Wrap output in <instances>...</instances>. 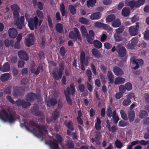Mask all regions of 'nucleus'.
Here are the masks:
<instances>
[{
	"mask_svg": "<svg viewBox=\"0 0 149 149\" xmlns=\"http://www.w3.org/2000/svg\"><path fill=\"white\" fill-rule=\"evenodd\" d=\"M0 118L3 121L10 124L14 122L16 120L15 116H13L11 113H8L4 109H1L0 112Z\"/></svg>",
	"mask_w": 149,
	"mask_h": 149,
	"instance_id": "obj_1",
	"label": "nucleus"
},
{
	"mask_svg": "<svg viewBox=\"0 0 149 149\" xmlns=\"http://www.w3.org/2000/svg\"><path fill=\"white\" fill-rule=\"evenodd\" d=\"M75 93V88L74 84L73 83L70 84L69 86L67 87L66 89V93H65V95L66 99V100L68 105L71 106L72 104V100L68 95H72L73 96Z\"/></svg>",
	"mask_w": 149,
	"mask_h": 149,
	"instance_id": "obj_2",
	"label": "nucleus"
},
{
	"mask_svg": "<svg viewBox=\"0 0 149 149\" xmlns=\"http://www.w3.org/2000/svg\"><path fill=\"white\" fill-rule=\"evenodd\" d=\"M59 68L58 70L57 68H54L52 75L54 79L56 80H58L61 78L63 74V70H64V63L63 62L60 63Z\"/></svg>",
	"mask_w": 149,
	"mask_h": 149,
	"instance_id": "obj_3",
	"label": "nucleus"
},
{
	"mask_svg": "<svg viewBox=\"0 0 149 149\" xmlns=\"http://www.w3.org/2000/svg\"><path fill=\"white\" fill-rule=\"evenodd\" d=\"M19 11H13V15L14 18L16 19V24L18 28L21 29L22 28L24 24V16H21L19 18Z\"/></svg>",
	"mask_w": 149,
	"mask_h": 149,
	"instance_id": "obj_4",
	"label": "nucleus"
},
{
	"mask_svg": "<svg viewBox=\"0 0 149 149\" xmlns=\"http://www.w3.org/2000/svg\"><path fill=\"white\" fill-rule=\"evenodd\" d=\"M42 22V20H40L39 21L38 19L37 16H35L33 18H30L28 22V25L29 27L31 30H33L35 28L37 29V27L39 24V26H40Z\"/></svg>",
	"mask_w": 149,
	"mask_h": 149,
	"instance_id": "obj_5",
	"label": "nucleus"
},
{
	"mask_svg": "<svg viewBox=\"0 0 149 149\" xmlns=\"http://www.w3.org/2000/svg\"><path fill=\"white\" fill-rule=\"evenodd\" d=\"M80 62L81 64V68L83 71L85 70L84 65L87 66L89 65V60L90 57L88 56L86 57L85 52L82 51L80 54Z\"/></svg>",
	"mask_w": 149,
	"mask_h": 149,
	"instance_id": "obj_6",
	"label": "nucleus"
},
{
	"mask_svg": "<svg viewBox=\"0 0 149 149\" xmlns=\"http://www.w3.org/2000/svg\"><path fill=\"white\" fill-rule=\"evenodd\" d=\"M29 123L33 126L35 127L38 129V131L42 136H45V134L43 132L44 131L45 133L48 132L47 128L45 126L43 125H40L35 123L34 121L30 120L29 121Z\"/></svg>",
	"mask_w": 149,
	"mask_h": 149,
	"instance_id": "obj_7",
	"label": "nucleus"
},
{
	"mask_svg": "<svg viewBox=\"0 0 149 149\" xmlns=\"http://www.w3.org/2000/svg\"><path fill=\"white\" fill-rule=\"evenodd\" d=\"M26 101L30 102H33L35 100H37L38 102L42 100L40 95L33 92L28 93L26 96Z\"/></svg>",
	"mask_w": 149,
	"mask_h": 149,
	"instance_id": "obj_8",
	"label": "nucleus"
},
{
	"mask_svg": "<svg viewBox=\"0 0 149 149\" xmlns=\"http://www.w3.org/2000/svg\"><path fill=\"white\" fill-rule=\"evenodd\" d=\"M140 24L139 22H136L135 25L131 26L129 28L128 31L131 36H135L138 34L140 28Z\"/></svg>",
	"mask_w": 149,
	"mask_h": 149,
	"instance_id": "obj_9",
	"label": "nucleus"
},
{
	"mask_svg": "<svg viewBox=\"0 0 149 149\" xmlns=\"http://www.w3.org/2000/svg\"><path fill=\"white\" fill-rule=\"evenodd\" d=\"M13 95L16 97L18 96H22L24 95L25 92L24 88L21 87H13Z\"/></svg>",
	"mask_w": 149,
	"mask_h": 149,
	"instance_id": "obj_10",
	"label": "nucleus"
},
{
	"mask_svg": "<svg viewBox=\"0 0 149 149\" xmlns=\"http://www.w3.org/2000/svg\"><path fill=\"white\" fill-rule=\"evenodd\" d=\"M116 51L119 56L120 57L125 56L127 53V50L125 47L120 45L116 46Z\"/></svg>",
	"mask_w": 149,
	"mask_h": 149,
	"instance_id": "obj_11",
	"label": "nucleus"
},
{
	"mask_svg": "<svg viewBox=\"0 0 149 149\" xmlns=\"http://www.w3.org/2000/svg\"><path fill=\"white\" fill-rule=\"evenodd\" d=\"M39 107L37 104H34L32 107L31 111V112L36 116H41L43 114L42 112L38 111Z\"/></svg>",
	"mask_w": 149,
	"mask_h": 149,
	"instance_id": "obj_12",
	"label": "nucleus"
},
{
	"mask_svg": "<svg viewBox=\"0 0 149 149\" xmlns=\"http://www.w3.org/2000/svg\"><path fill=\"white\" fill-rule=\"evenodd\" d=\"M34 38L33 34L30 33L29 34L28 38L25 39V44L27 47H30L33 45V44L31 42H34Z\"/></svg>",
	"mask_w": 149,
	"mask_h": 149,
	"instance_id": "obj_13",
	"label": "nucleus"
},
{
	"mask_svg": "<svg viewBox=\"0 0 149 149\" xmlns=\"http://www.w3.org/2000/svg\"><path fill=\"white\" fill-rule=\"evenodd\" d=\"M138 42L137 38H133L131 40V42H128L126 47L128 49H133L137 44Z\"/></svg>",
	"mask_w": 149,
	"mask_h": 149,
	"instance_id": "obj_14",
	"label": "nucleus"
},
{
	"mask_svg": "<svg viewBox=\"0 0 149 149\" xmlns=\"http://www.w3.org/2000/svg\"><path fill=\"white\" fill-rule=\"evenodd\" d=\"M102 137V135L100 132H96V134L94 138H92L91 139L92 142H95L96 145L100 146V139Z\"/></svg>",
	"mask_w": 149,
	"mask_h": 149,
	"instance_id": "obj_15",
	"label": "nucleus"
},
{
	"mask_svg": "<svg viewBox=\"0 0 149 149\" xmlns=\"http://www.w3.org/2000/svg\"><path fill=\"white\" fill-rule=\"evenodd\" d=\"M132 63L136 65L135 67L132 68L133 69L136 70L139 68V65H143L144 63V61L141 59H139L137 60L134 59L132 61Z\"/></svg>",
	"mask_w": 149,
	"mask_h": 149,
	"instance_id": "obj_16",
	"label": "nucleus"
},
{
	"mask_svg": "<svg viewBox=\"0 0 149 149\" xmlns=\"http://www.w3.org/2000/svg\"><path fill=\"white\" fill-rule=\"evenodd\" d=\"M18 54L19 58L22 60L27 61L29 60V57L26 52L22 50L19 51Z\"/></svg>",
	"mask_w": 149,
	"mask_h": 149,
	"instance_id": "obj_17",
	"label": "nucleus"
},
{
	"mask_svg": "<svg viewBox=\"0 0 149 149\" xmlns=\"http://www.w3.org/2000/svg\"><path fill=\"white\" fill-rule=\"evenodd\" d=\"M113 71L115 75L117 76H121L124 74L123 70L118 66H114L113 68Z\"/></svg>",
	"mask_w": 149,
	"mask_h": 149,
	"instance_id": "obj_18",
	"label": "nucleus"
},
{
	"mask_svg": "<svg viewBox=\"0 0 149 149\" xmlns=\"http://www.w3.org/2000/svg\"><path fill=\"white\" fill-rule=\"evenodd\" d=\"M9 36L11 38H14L17 35V30L14 28H11L8 30Z\"/></svg>",
	"mask_w": 149,
	"mask_h": 149,
	"instance_id": "obj_19",
	"label": "nucleus"
},
{
	"mask_svg": "<svg viewBox=\"0 0 149 149\" xmlns=\"http://www.w3.org/2000/svg\"><path fill=\"white\" fill-rule=\"evenodd\" d=\"M128 116L129 120L130 122H132L135 117V112L132 109H130L127 113Z\"/></svg>",
	"mask_w": 149,
	"mask_h": 149,
	"instance_id": "obj_20",
	"label": "nucleus"
},
{
	"mask_svg": "<svg viewBox=\"0 0 149 149\" xmlns=\"http://www.w3.org/2000/svg\"><path fill=\"white\" fill-rule=\"evenodd\" d=\"M101 16V13L99 12H96L92 14L90 16L92 20H97L100 19Z\"/></svg>",
	"mask_w": 149,
	"mask_h": 149,
	"instance_id": "obj_21",
	"label": "nucleus"
},
{
	"mask_svg": "<svg viewBox=\"0 0 149 149\" xmlns=\"http://www.w3.org/2000/svg\"><path fill=\"white\" fill-rule=\"evenodd\" d=\"M57 102V100L55 98H52L47 100V105L49 107L51 106H54L56 104Z\"/></svg>",
	"mask_w": 149,
	"mask_h": 149,
	"instance_id": "obj_22",
	"label": "nucleus"
},
{
	"mask_svg": "<svg viewBox=\"0 0 149 149\" xmlns=\"http://www.w3.org/2000/svg\"><path fill=\"white\" fill-rule=\"evenodd\" d=\"M93 55L95 57L99 58L101 57V55L99 50L95 48H93L91 50Z\"/></svg>",
	"mask_w": 149,
	"mask_h": 149,
	"instance_id": "obj_23",
	"label": "nucleus"
},
{
	"mask_svg": "<svg viewBox=\"0 0 149 149\" xmlns=\"http://www.w3.org/2000/svg\"><path fill=\"white\" fill-rule=\"evenodd\" d=\"M5 45L7 47H9L10 45L12 47L13 46L14 41L13 40H9L8 39H6L4 41Z\"/></svg>",
	"mask_w": 149,
	"mask_h": 149,
	"instance_id": "obj_24",
	"label": "nucleus"
},
{
	"mask_svg": "<svg viewBox=\"0 0 149 149\" xmlns=\"http://www.w3.org/2000/svg\"><path fill=\"white\" fill-rule=\"evenodd\" d=\"M107 75L109 81V83L113 84L114 82V76L112 72L110 71H109L107 73Z\"/></svg>",
	"mask_w": 149,
	"mask_h": 149,
	"instance_id": "obj_25",
	"label": "nucleus"
},
{
	"mask_svg": "<svg viewBox=\"0 0 149 149\" xmlns=\"http://www.w3.org/2000/svg\"><path fill=\"white\" fill-rule=\"evenodd\" d=\"M10 69V65L8 62H6L4 64L3 66L2 67V72H8Z\"/></svg>",
	"mask_w": 149,
	"mask_h": 149,
	"instance_id": "obj_26",
	"label": "nucleus"
},
{
	"mask_svg": "<svg viewBox=\"0 0 149 149\" xmlns=\"http://www.w3.org/2000/svg\"><path fill=\"white\" fill-rule=\"evenodd\" d=\"M60 10L62 16L63 17L65 16L66 13V10L65 7L62 2L61 3L60 5Z\"/></svg>",
	"mask_w": 149,
	"mask_h": 149,
	"instance_id": "obj_27",
	"label": "nucleus"
},
{
	"mask_svg": "<svg viewBox=\"0 0 149 149\" xmlns=\"http://www.w3.org/2000/svg\"><path fill=\"white\" fill-rule=\"evenodd\" d=\"M10 74L8 73H6L3 74L1 77L0 79L2 81H6L10 78Z\"/></svg>",
	"mask_w": 149,
	"mask_h": 149,
	"instance_id": "obj_28",
	"label": "nucleus"
},
{
	"mask_svg": "<svg viewBox=\"0 0 149 149\" xmlns=\"http://www.w3.org/2000/svg\"><path fill=\"white\" fill-rule=\"evenodd\" d=\"M130 10L129 8L125 7L122 10V15L124 17H127L130 14Z\"/></svg>",
	"mask_w": 149,
	"mask_h": 149,
	"instance_id": "obj_29",
	"label": "nucleus"
},
{
	"mask_svg": "<svg viewBox=\"0 0 149 149\" xmlns=\"http://www.w3.org/2000/svg\"><path fill=\"white\" fill-rule=\"evenodd\" d=\"M55 28L57 31L60 33H62L63 31V26L61 23H57L56 25Z\"/></svg>",
	"mask_w": 149,
	"mask_h": 149,
	"instance_id": "obj_30",
	"label": "nucleus"
},
{
	"mask_svg": "<svg viewBox=\"0 0 149 149\" xmlns=\"http://www.w3.org/2000/svg\"><path fill=\"white\" fill-rule=\"evenodd\" d=\"M93 44L94 47L97 49H100L102 46V43L97 40H95L93 41Z\"/></svg>",
	"mask_w": 149,
	"mask_h": 149,
	"instance_id": "obj_31",
	"label": "nucleus"
},
{
	"mask_svg": "<svg viewBox=\"0 0 149 149\" xmlns=\"http://www.w3.org/2000/svg\"><path fill=\"white\" fill-rule=\"evenodd\" d=\"M112 26L114 27H118L121 25L120 20L119 19H116L111 22Z\"/></svg>",
	"mask_w": 149,
	"mask_h": 149,
	"instance_id": "obj_32",
	"label": "nucleus"
},
{
	"mask_svg": "<svg viewBox=\"0 0 149 149\" xmlns=\"http://www.w3.org/2000/svg\"><path fill=\"white\" fill-rule=\"evenodd\" d=\"M125 81V79L123 78L117 77L115 79L114 84L115 85H117L124 83Z\"/></svg>",
	"mask_w": 149,
	"mask_h": 149,
	"instance_id": "obj_33",
	"label": "nucleus"
},
{
	"mask_svg": "<svg viewBox=\"0 0 149 149\" xmlns=\"http://www.w3.org/2000/svg\"><path fill=\"white\" fill-rule=\"evenodd\" d=\"M129 6L131 8H133L134 7L136 8L139 7L138 6V5L137 3V2L135 1H131L129 2L128 4Z\"/></svg>",
	"mask_w": 149,
	"mask_h": 149,
	"instance_id": "obj_34",
	"label": "nucleus"
},
{
	"mask_svg": "<svg viewBox=\"0 0 149 149\" xmlns=\"http://www.w3.org/2000/svg\"><path fill=\"white\" fill-rule=\"evenodd\" d=\"M115 15L114 14H111L108 15L106 18L107 22H112L115 20Z\"/></svg>",
	"mask_w": 149,
	"mask_h": 149,
	"instance_id": "obj_35",
	"label": "nucleus"
},
{
	"mask_svg": "<svg viewBox=\"0 0 149 149\" xmlns=\"http://www.w3.org/2000/svg\"><path fill=\"white\" fill-rule=\"evenodd\" d=\"M112 118L113 120V122L115 124L117 123L119 120V118L118 116H116V113L115 110L113 112Z\"/></svg>",
	"mask_w": 149,
	"mask_h": 149,
	"instance_id": "obj_36",
	"label": "nucleus"
},
{
	"mask_svg": "<svg viewBox=\"0 0 149 149\" xmlns=\"http://www.w3.org/2000/svg\"><path fill=\"white\" fill-rule=\"evenodd\" d=\"M59 115V112L57 110H55L53 113L52 116V118L54 120H56Z\"/></svg>",
	"mask_w": 149,
	"mask_h": 149,
	"instance_id": "obj_37",
	"label": "nucleus"
},
{
	"mask_svg": "<svg viewBox=\"0 0 149 149\" xmlns=\"http://www.w3.org/2000/svg\"><path fill=\"white\" fill-rule=\"evenodd\" d=\"M148 115V113L147 111L145 110H142L141 111L139 115V117L141 118H143L146 117Z\"/></svg>",
	"mask_w": 149,
	"mask_h": 149,
	"instance_id": "obj_38",
	"label": "nucleus"
},
{
	"mask_svg": "<svg viewBox=\"0 0 149 149\" xmlns=\"http://www.w3.org/2000/svg\"><path fill=\"white\" fill-rule=\"evenodd\" d=\"M31 105V103L29 102H26L24 100H22L21 106L22 108L27 109Z\"/></svg>",
	"mask_w": 149,
	"mask_h": 149,
	"instance_id": "obj_39",
	"label": "nucleus"
},
{
	"mask_svg": "<svg viewBox=\"0 0 149 149\" xmlns=\"http://www.w3.org/2000/svg\"><path fill=\"white\" fill-rule=\"evenodd\" d=\"M96 2V0H88L87 1V5L88 7H93Z\"/></svg>",
	"mask_w": 149,
	"mask_h": 149,
	"instance_id": "obj_40",
	"label": "nucleus"
},
{
	"mask_svg": "<svg viewBox=\"0 0 149 149\" xmlns=\"http://www.w3.org/2000/svg\"><path fill=\"white\" fill-rule=\"evenodd\" d=\"M65 125L71 131H73L74 130L73 123L71 121L68 122L66 124H65Z\"/></svg>",
	"mask_w": 149,
	"mask_h": 149,
	"instance_id": "obj_41",
	"label": "nucleus"
},
{
	"mask_svg": "<svg viewBox=\"0 0 149 149\" xmlns=\"http://www.w3.org/2000/svg\"><path fill=\"white\" fill-rule=\"evenodd\" d=\"M106 114L107 116L109 118H111L112 116L113 112L111 107L109 106L107 107Z\"/></svg>",
	"mask_w": 149,
	"mask_h": 149,
	"instance_id": "obj_42",
	"label": "nucleus"
},
{
	"mask_svg": "<svg viewBox=\"0 0 149 149\" xmlns=\"http://www.w3.org/2000/svg\"><path fill=\"white\" fill-rule=\"evenodd\" d=\"M78 21L81 23L84 24H88L89 22L87 19L83 17L80 18L79 19Z\"/></svg>",
	"mask_w": 149,
	"mask_h": 149,
	"instance_id": "obj_43",
	"label": "nucleus"
},
{
	"mask_svg": "<svg viewBox=\"0 0 149 149\" xmlns=\"http://www.w3.org/2000/svg\"><path fill=\"white\" fill-rule=\"evenodd\" d=\"M12 87L9 86L6 87L4 91V93L8 95H10L11 92Z\"/></svg>",
	"mask_w": 149,
	"mask_h": 149,
	"instance_id": "obj_44",
	"label": "nucleus"
},
{
	"mask_svg": "<svg viewBox=\"0 0 149 149\" xmlns=\"http://www.w3.org/2000/svg\"><path fill=\"white\" fill-rule=\"evenodd\" d=\"M68 9L70 13L74 15L76 14V9L72 5H69L68 7Z\"/></svg>",
	"mask_w": 149,
	"mask_h": 149,
	"instance_id": "obj_45",
	"label": "nucleus"
},
{
	"mask_svg": "<svg viewBox=\"0 0 149 149\" xmlns=\"http://www.w3.org/2000/svg\"><path fill=\"white\" fill-rule=\"evenodd\" d=\"M69 36L70 38L74 39V41H76L77 39V37L76 35L72 31H70V32Z\"/></svg>",
	"mask_w": 149,
	"mask_h": 149,
	"instance_id": "obj_46",
	"label": "nucleus"
},
{
	"mask_svg": "<svg viewBox=\"0 0 149 149\" xmlns=\"http://www.w3.org/2000/svg\"><path fill=\"white\" fill-rule=\"evenodd\" d=\"M43 71V67L41 65H39L37 67L36 70L35 72V74L37 75L38 74L40 71Z\"/></svg>",
	"mask_w": 149,
	"mask_h": 149,
	"instance_id": "obj_47",
	"label": "nucleus"
},
{
	"mask_svg": "<svg viewBox=\"0 0 149 149\" xmlns=\"http://www.w3.org/2000/svg\"><path fill=\"white\" fill-rule=\"evenodd\" d=\"M49 145L52 146L53 148L59 147L58 143V141L56 139H54L52 141H50Z\"/></svg>",
	"mask_w": 149,
	"mask_h": 149,
	"instance_id": "obj_48",
	"label": "nucleus"
},
{
	"mask_svg": "<svg viewBox=\"0 0 149 149\" xmlns=\"http://www.w3.org/2000/svg\"><path fill=\"white\" fill-rule=\"evenodd\" d=\"M12 11H19L20 8L18 5L16 4L12 5L11 6Z\"/></svg>",
	"mask_w": 149,
	"mask_h": 149,
	"instance_id": "obj_49",
	"label": "nucleus"
},
{
	"mask_svg": "<svg viewBox=\"0 0 149 149\" xmlns=\"http://www.w3.org/2000/svg\"><path fill=\"white\" fill-rule=\"evenodd\" d=\"M74 32L76 33L77 37V39H78V40H79L81 41V37L80 34L79 33V31L78 29L76 28H74Z\"/></svg>",
	"mask_w": 149,
	"mask_h": 149,
	"instance_id": "obj_50",
	"label": "nucleus"
},
{
	"mask_svg": "<svg viewBox=\"0 0 149 149\" xmlns=\"http://www.w3.org/2000/svg\"><path fill=\"white\" fill-rule=\"evenodd\" d=\"M120 113L122 118L125 120H127V117L124 111L121 110L120 111Z\"/></svg>",
	"mask_w": 149,
	"mask_h": 149,
	"instance_id": "obj_51",
	"label": "nucleus"
},
{
	"mask_svg": "<svg viewBox=\"0 0 149 149\" xmlns=\"http://www.w3.org/2000/svg\"><path fill=\"white\" fill-rule=\"evenodd\" d=\"M124 29V26H120L119 28L116 29V31L117 33L120 34L123 32Z\"/></svg>",
	"mask_w": 149,
	"mask_h": 149,
	"instance_id": "obj_52",
	"label": "nucleus"
},
{
	"mask_svg": "<svg viewBox=\"0 0 149 149\" xmlns=\"http://www.w3.org/2000/svg\"><path fill=\"white\" fill-rule=\"evenodd\" d=\"M86 35L87 41L91 44H93V38H92V37H91L88 33L86 34Z\"/></svg>",
	"mask_w": 149,
	"mask_h": 149,
	"instance_id": "obj_53",
	"label": "nucleus"
},
{
	"mask_svg": "<svg viewBox=\"0 0 149 149\" xmlns=\"http://www.w3.org/2000/svg\"><path fill=\"white\" fill-rule=\"evenodd\" d=\"M102 28L104 30L109 31H111L112 29V28L109 25L104 23H103Z\"/></svg>",
	"mask_w": 149,
	"mask_h": 149,
	"instance_id": "obj_54",
	"label": "nucleus"
},
{
	"mask_svg": "<svg viewBox=\"0 0 149 149\" xmlns=\"http://www.w3.org/2000/svg\"><path fill=\"white\" fill-rule=\"evenodd\" d=\"M115 144L118 148H121L123 146V144L122 142L118 139L116 141Z\"/></svg>",
	"mask_w": 149,
	"mask_h": 149,
	"instance_id": "obj_55",
	"label": "nucleus"
},
{
	"mask_svg": "<svg viewBox=\"0 0 149 149\" xmlns=\"http://www.w3.org/2000/svg\"><path fill=\"white\" fill-rule=\"evenodd\" d=\"M131 103V101L130 99H127L124 100L123 102V104L124 106L129 105Z\"/></svg>",
	"mask_w": 149,
	"mask_h": 149,
	"instance_id": "obj_56",
	"label": "nucleus"
},
{
	"mask_svg": "<svg viewBox=\"0 0 149 149\" xmlns=\"http://www.w3.org/2000/svg\"><path fill=\"white\" fill-rule=\"evenodd\" d=\"M66 52V50L64 47H61L60 49L59 53L63 57L65 55V54Z\"/></svg>",
	"mask_w": 149,
	"mask_h": 149,
	"instance_id": "obj_57",
	"label": "nucleus"
},
{
	"mask_svg": "<svg viewBox=\"0 0 149 149\" xmlns=\"http://www.w3.org/2000/svg\"><path fill=\"white\" fill-rule=\"evenodd\" d=\"M87 76L88 77V79L89 81L90 82L92 79V72L90 70H87L86 72Z\"/></svg>",
	"mask_w": 149,
	"mask_h": 149,
	"instance_id": "obj_58",
	"label": "nucleus"
},
{
	"mask_svg": "<svg viewBox=\"0 0 149 149\" xmlns=\"http://www.w3.org/2000/svg\"><path fill=\"white\" fill-rule=\"evenodd\" d=\"M126 90L128 91L131 90L132 88V85L130 82H127L125 84V85Z\"/></svg>",
	"mask_w": 149,
	"mask_h": 149,
	"instance_id": "obj_59",
	"label": "nucleus"
},
{
	"mask_svg": "<svg viewBox=\"0 0 149 149\" xmlns=\"http://www.w3.org/2000/svg\"><path fill=\"white\" fill-rule=\"evenodd\" d=\"M36 13L37 15L39 18L41 19L43 18V14L41 11L38 10H37L36 11Z\"/></svg>",
	"mask_w": 149,
	"mask_h": 149,
	"instance_id": "obj_60",
	"label": "nucleus"
},
{
	"mask_svg": "<svg viewBox=\"0 0 149 149\" xmlns=\"http://www.w3.org/2000/svg\"><path fill=\"white\" fill-rule=\"evenodd\" d=\"M78 88L79 90L81 92H83L84 91L85 89V86L83 84H79L78 85Z\"/></svg>",
	"mask_w": 149,
	"mask_h": 149,
	"instance_id": "obj_61",
	"label": "nucleus"
},
{
	"mask_svg": "<svg viewBox=\"0 0 149 149\" xmlns=\"http://www.w3.org/2000/svg\"><path fill=\"white\" fill-rule=\"evenodd\" d=\"M67 145L68 147L70 148H73L74 145L72 141H68L67 142Z\"/></svg>",
	"mask_w": 149,
	"mask_h": 149,
	"instance_id": "obj_62",
	"label": "nucleus"
},
{
	"mask_svg": "<svg viewBox=\"0 0 149 149\" xmlns=\"http://www.w3.org/2000/svg\"><path fill=\"white\" fill-rule=\"evenodd\" d=\"M126 90V89L125 86L121 85L119 87V91L120 92L122 93L123 94L125 92Z\"/></svg>",
	"mask_w": 149,
	"mask_h": 149,
	"instance_id": "obj_63",
	"label": "nucleus"
},
{
	"mask_svg": "<svg viewBox=\"0 0 149 149\" xmlns=\"http://www.w3.org/2000/svg\"><path fill=\"white\" fill-rule=\"evenodd\" d=\"M47 20L48 24V26L50 28H51L52 26V21L49 15L47 16Z\"/></svg>",
	"mask_w": 149,
	"mask_h": 149,
	"instance_id": "obj_64",
	"label": "nucleus"
}]
</instances>
